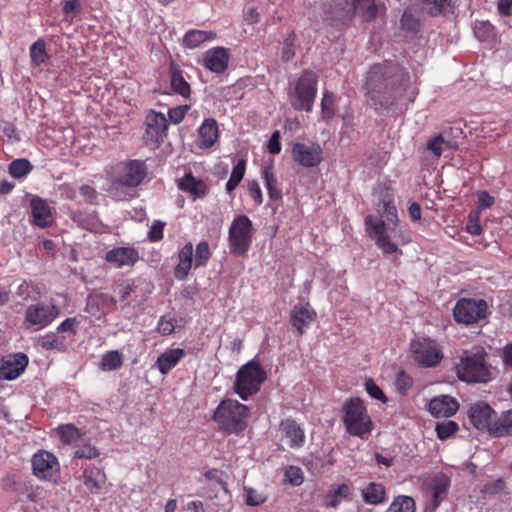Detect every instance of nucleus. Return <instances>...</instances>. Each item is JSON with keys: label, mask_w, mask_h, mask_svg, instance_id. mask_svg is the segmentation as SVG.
Returning a JSON list of instances; mask_svg holds the SVG:
<instances>
[{"label": "nucleus", "mask_w": 512, "mask_h": 512, "mask_svg": "<svg viewBox=\"0 0 512 512\" xmlns=\"http://www.w3.org/2000/svg\"><path fill=\"white\" fill-rule=\"evenodd\" d=\"M375 215L365 217V228L369 237L384 254H401L400 245L410 241L409 236L398 226V215L391 200H383L378 204Z\"/></svg>", "instance_id": "nucleus-1"}, {"label": "nucleus", "mask_w": 512, "mask_h": 512, "mask_svg": "<svg viewBox=\"0 0 512 512\" xmlns=\"http://www.w3.org/2000/svg\"><path fill=\"white\" fill-rule=\"evenodd\" d=\"M455 370L457 377L468 383H486L492 379L491 367L486 362V352L482 347L463 351Z\"/></svg>", "instance_id": "nucleus-2"}, {"label": "nucleus", "mask_w": 512, "mask_h": 512, "mask_svg": "<svg viewBox=\"0 0 512 512\" xmlns=\"http://www.w3.org/2000/svg\"><path fill=\"white\" fill-rule=\"evenodd\" d=\"M249 408L237 400L225 399L214 412V420L220 429L227 433L238 434L247 426Z\"/></svg>", "instance_id": "nucleus-3"}, {"label": "nucleus", "mask_w": 512, "mask_h": 512, "mask_svg": "<svg viewBox=\"0 0 512 512\" xmlns=\"http://www.w3.org/2000/svg\"><path fill=\"white\" fill-rule=\"evenodd\" d=\"M343 412L346 431L352 436L366 439L373 430V423L362 400H347L343 405Z\"/></svg>", "instance_id": "nucleus-4"}, {"label": "nucleus", "mask_w": 512, "mask_h": 512, "mask_svg": "<svg viewBox=\"0 0 512 512\" xmlns=\"http://www.w3.org/2000/svg\"><path fill=\"white\" fill-rule=\"evenodd\" d=\"M253 239L252 222L246 215H239L232 221L228 243L231 253L244 255L249 250Z\"/></svg>", "instance_id": "nucleus-5"}, {"label": "nucleus", "mask_w": 512, "mask_h": 512, "mask_svg": "<svg viewBox=\"0 0 512 512\" xmlns=\"http://www.w3.org/2000/svg\"><path fill=\"white\" fill-rule=\"evenodd\" d=\"M266 374L259 363L250 361L237 374L235 390L243 400L255 394L265 380Z\"/></svg>", "instance_id": "nucleus-6"}, {"label": "nucleus", "mask_w": 512, "mask_h": 512, "mask_svg": "<svg viewBox=\"0 0 512 512\" xmlns=\"http://www.w3.org/2000/svg\"><path fill=\"white\" fill-rule=\"evenodd\" d=\"M317 93V77L311 71L304 72L297 80L290 95L291 104L297 110L310 111Z\"/></svg>", "instance_id": "nucleus-7"}, {"label": "nucleus", "mask_w": 512, "mask_h": 512, "mask_svg": "<svg viewBox=\"0 0 512 512\" xmlns=\"http://www.w3.org/2000/svg\"><path fill=\"white\" fill-rule=\"evenodd\" d=\"M366 89L373 105L386 108L393 104V101L386 97L388 90L387 72L382 65H375L371 68L366 80Z\"/></svg>", "instance_id": "nucleus-8"}, {"label": "nucleus", "mask_w": 512, "mask_h": 512, "mask_svg": "<svg viewBox=\"0 0 512 512\" xmlns=\"http://www.w3.org/2000/svg\"><path fill=\"white\" fill-rule=\"evenodd\" d=\"M487 303L483 299L462 298L453 310L454 318L458 323L473 324L487 315Z\"/></svg>", "instance_id": "nucleus-9"}, {"label": "nucleus", "mask_w": 512, "mask_h": 512, "mask_svg": "<svg viewBox=\"0 0 512 512\" xmlns=\"http://www.w3.org/2000/svg\"><path fill=\"white\" fill-rule=\"evenodd\" d=\"M411 349L415 361L423 367H435L443 358L439 344L428 338L413 341Z\"/></svg>", "instance_id": "nucleus-10"}, {"label": "nucleus", "mask_w": 512, "mask_h": 512, "mask_svg": "<svg viewBox=\"0 0 512 512\" xmlns=\"http://www.w3.org/2000/svg\"><path fill=\"white\" fill-rule=\"evenodd\" d=\"M470 423L478 430L487 431L491 435V428L496 422V412L485 402H476L468 409Z\"/></svg>", "instance_id": "nucleus-11"}, {"label": "nucleus", "mask_w": 512, "mask_h": 512, "mask_svg": "<svg viewBox=\"0 0 512 512\" xmlns=\"http://www.w3.org/2000/svg\"><path fill=\"white\" fill-rule=\"evenodd\" d=\"M32 467L35 476L44 480L55 481L59 472V463L56 457L47 451H40L32 458Z\"/></svg>", "instance_id": "nucleus-12"}, {"label": "nucleus", "mask_w": 512, "mask_h": 512, "mask_svg": "<svg viewBox=\"0 0 512 512\" xmlns=\"http://www.w3.org/2000/svg\"><path fill=\"white\" fill-rule=\"evenodd\" d=\"M292 158L300 166L315 167L323 159V151L316 143H295L292 147Z\"/></svg>", "instance_id": "nucleus-13"}, {"label": "nucleus", "mask_w": 512, "mask_h": 512, "mask_svg": "<svg viewBox=\"0 0 512 512\" xmlns=\"http://www.w3.org/2000/svg\"><path fill=\"white\" fill-rule=\"evenodd\" d=\"M145 134L143 136L147 144H155L163 141L167 130V119L162 113L150 111L145 120Z\"/></svg>", "instance_id": "nucleus-14"}, {"label": "nucleus", "mask_w": 512, "mask_h": 512, "mask_svg": "<svg viewBox=\"0 0 512 512\" xmlns=\"http://www.w3.org/2000/svg\"><path fill=\"white\" fill-rule=\"evenodd\" d=\"M146 166L140 160H131L124 164L121 174L116 178L114 185L127 187L138 186L146 177Z\"/></svg>", "instance_id": "nucleus-15"}, {"label": "nucleus", "mask_w": 512, "mask_h": 512, "mask_svg": "<svg viewBox=\"0 0 512 512\" xmlns=\"http://www.w3.org/2000/svg\"><path fill=\"white\" fill-rule=\"evenodd\" d=\"M28 364L25 354L8 355L0 359V379L13 380L19 377Z\"/></svg>", "instance_id": "nucleus-16"}, {"label": "nucleus", "mask_w": 512, "mask_h": 512, "mask_svg": "<svg viewBox=\"0 0 512 512\" xmlns=\"http://www.w3.org/2000/svg\"><path fill=\"white\" fill-rule=\"evenodd\" d=\"M316 312L308 302L296 304L290 312L292 326L303 334L316 318Z\"/></svg>", "instance_id": "nucleus-17"}, {"label": "nucleus", "mask_w": 512, "mask_h": 512, "mask_svg": "<svg viewBox=\"0 0 512 512\" xmlns=\"http://www.w3.org/2000/svg\"><path fill=\"white\" fill-rule=\"evenodd\" d=\"M105 260L116 268L133 266L139 260V253L134 247H115L106 253Z\"/></svg>", "instance_id": "nucleus-18"}, {"label": "nucleus", "mask_w": 512, "mask_h": 512, "mask_svg": "<svg viewBox=\"0 0 512 512\" xmlns=\"http://www.w3.org/2000/svg\"><path fill=\"white\" fill-rule=\"evenodd\" d=\"M57 316V309L53 305L36 304L26 310V320L32 325L44 327Z\"/></svg>", "instance_id": "nucleus-19"}, {"label": "nucleus", "mask_w": 512, "mask_h": 512, "mask_svg": "<svg viewBox=\"0 0 512 512\" xmlns=\"http://www.w3.org/2000/svg\"><path fill=\"white\" fill-rule=\"evenodd\" d=\"M229 52L224 47L212 48L205 52L203 57V65L211 72L223 73L229 63Z\"/></svg>", "instance_id": "nucleus-20"}, {"label": "nucleus", "mask_w": 512, "mask_h": 512, "mask_svg": "<svg viewBox=\"0 0 512 512\" xmlns=\"http://www.w3.org/2000/svg\"><path fill=\"white\" fill-rule=\"evenodd\" d=\"M450 487V478L443 473H438L432 477L429 483L431 493L430 508L435 511L441 502L446 498Z\"/></svg>", "instance_id": "nucleus-21"}, {"label": "nucleus", "mask_w": 512, "mask_h": 512, "mask_svg": "<svg viewBox=\"0 0 512 512\" xmlns=\"http://www.w3.org/2000/svg\"><path fill=\"white\" fill-rule=\"evenodd\" d=\"M113 297L108 294L100 293L88 297L86 311L96 319H101L114 306Z\"/></svg>", "instance_id": "nucleus-22"}, {"label": "nucleus", "mask_w": 512, "mask_h": 512, "mask_svg": "<svg viewBox=\"0 0 512 512\" xmlns=\"http://www.w3.org/2000/svg\"><path fill=\"white\" fill-rule=\"evenodd\" d=\"M280 431L282 439H286L287 444L291 448H299L304 444V430L293 419H285L280 423Z\"/></svg>", "instance_id": "nucleus-23"}, {"label": "nucleus", "mask_w": 512, "mask_h": 512, "mask_svg": "<svg viewBox=\"0 0 512 512\" xmlns=\"http://www.w3.org/2000/svg\"><path fill=\"white\" fill-rule=\"evenodd\" d=\"M459 408L457 401L447 395L433 398L428 405L430 413L435 417H451Z\"/></svg>", "instance_id": "nucleus-24"}, {"label": "nucleus", "mask_w": 512, "mask_h": 512, "mask_svg": "<svg viewBox=\"0 0 512 512\" xmlns=\"http://www.w3.org/2000/svg\"><path fill=\"white\" fill-rule=\"evenodd\" d=\"M219 137L218 124L215 119L207 118L198 128L197 145L201 149L212 147Z\"/></svg>", "instance_id": "nucleus-25"}, {"label": "nucleus", "mask_w": 512, "mask_h": 512, "mask_svg": "<svg viewBox=\"0 0 512 512\" xmlns=\"http://www.w3.org/2000/svg\"><path fill=\"white\" fill-rule=\"evenodd\" d=\"M185 356V352L180 348H173L164 351L156 360L155 367L163 375L169 373Z\"/></svg>", "instance_id": "nucleus-26"}, {"label": "nucleus", "mask_w": 512, "mask_h": 512, "mask_svg": "<svg viewBox=\"0 0 512 512\" xmlns=\"http://www.w3.org/2000/svg\"><path fill=\"white\" fill-rule=\"evenodd\" d=\"M31 209L34 223L37 226L45 228L52 224L53 217L46 201L38 197L33 198L31 200Z\"/></svg>", "instance_id": "nucleus-27"}, {"label": "nucleus", "mask_w": 512, "mask_h": 512, "mask_svg": "<svg viewBox=\"0 0 512 512\" xmlns=\"http://www.w3.org/2000/svg\"><path fill=\"white\" fill-rule=\"evenodd\" d=\"M178 265L175 268L174 275L177 279L183 280L187 277L193 265V245L185 244L178 254Z\"/></svg>", "instance_id": "nucleus-28"}, {"label": "nucleus", "mask_w": 512, "mask_h": 512, "mask_svg": "<svg viewBox=\"0 0 512 512\" xmlns=\"http://www.w3.org/2000/svg\"><path fill=\"white\" fill-rule=\"evenodd\" d=\"M180 190L190 193L195 197H204L207 191V185L203 180L196 179L191 174H186L178 181Z\"/></svg>", "instance_id": "nucleus-29"}, {"label": "nucleus", "mask_w": 512, "mask_h": 512, "mask_svg": "<svg viewBox=\"0 0 512 512\" xmlns=\"http://www.w3.org/2000/svg\"><path fill=\"white\" fill-rule=\"evenodd\" d=\"M364 501L371 505H379L385 502L386 492L381 483L371 482L362 490Z\"/></svg>", "instance_id": "nucleus-30"}, {"label": "nucleus", "mask_w": 512, "mask_h": 512, "mask_svg": "<svg viewBox=\"0 0 512 512\" xmlns=\"http://www.w3.org/2000/svg\"><path fill=\"white\" fill-rule=\"evenodd\" d=\"M216 34L212 31L192 29L186 32L183 38V43L186 47L194 49L205 41L215 39Z\"/></svg>", "instance_id": "nucleus-31"}, {"label": "nucleus", "mask_w": 512, "mask_h": 512, "mask_svg": "<svg viewBox=\"0 0 512 512\" xmlns=\"http://www.w3.org/2000/svg\"><path fill=\"white\" fill-rule=\"evenodd\" d=\"M491 435L494 437L512 435V409L496 418V422L491 428Z\"/></svg>", "instance_id": "nucleus-32"}, {"label": "nucleus", "mask_w": 512, "mask_h": 512, "mask_svg": "<svg viewBox=\"0 0 512 512\" xmlns=\"http://www.w3.org/2000/svg\"><path fill=\"white\" fill-rule=\"evenodd\" d=\"M352 5L354 12L360 15L364 20H372L377 15V6L375 0H348Z\"/></svg>", "instance_id": "nucleus-33"}, {"label": "nucleus", "mask_w": 512, "mask_h": 512, "mask_svg": "<svg viewBox=\"0 0 512 512\" xmlns=\"http://www.w3.org/2000/svg\"><path fill=\"white\" fill-rule=\"evenodd\" d=\"M263 178L265 181V185L269 194V197L273 200H278L281 198L282 193L278 188V182L273 172V166L267 165L263 169Z\"/></svg>", "instance_id": "nucleus-34"}, {"label": "nucleus", "mask_w": 512, "mask_h": 512, "mask_svg": "<svg viewBox=\"0 0 512 512\" xmlns=\"http://www.w3.org/2000/svg\"><path fill=\"white\" fill-rule=\"evenodd\" d=\"M416 505L412 497L399 495L394 498L385 512H415Z\"/></svg>", "instance_id": "nucleus-35"}, {"label": "nucleus", "mask_w": 512, "mask_h": 512, "mask_svg": "<svg viewBox=\"0 0 512 512\" xmlns=\"http://www.w3.org/2000/svg\"><path fill=\"white\" fill-rule=\"evenodd\" d=\"M122 363H123L122 354L117 350H113V351H109V352L105 353L102 356L101 362H100V368L103 371H112V370H116V369L120 368L122 366Z\"/></svg>", "instance_id": "nucleus-36"}, {"label": "nucleus", "mask_w": 512, "mask_h": 512, "mask_svg": "<svg viewBox=\"0 0 512 512\" xmlns=\"http://www.w3.org/2000/svg\"><path fill=\"white\" fill-rule=\"evenodd\" d=\"M84 484L89 489H98L104 482L105 475L97 467H91L84 470Z\"/></svg>", "instance_id": "nucleus-37"}, {"label": "nucleus", "mask_w": 512, "mask_h": 512, "mask_svg": "<svg viewBox=\"0 0 512 512\" xmlns=\"http://www.w3.org/2000/svg\"><path fill=\"white\" fill-rule=\"evenodd\" d=\"M32 169L33 166L27 159H16L9 165V173L16 179L25 177Z\"/></svg>", "instance_id": "nucleus-38"}, {"label": "nucleus", "mask_w": 512, "mask_h": 512, "mask_svg": "<svg viewBox=\"0 0 512 512\" xmlns=\"http://www.w3.org/2000/svg\"><path fill=\"white\" fill-rule=\"evenodd\" d=\"M30 58L34 66H40L48 59L44 40L38 39L31 45Z\"/></svg>", "instance_id": "nucleus-39"}, {"label": "nucleus", "mask_w": 512, "mask_h": 512, "mask_svg": "<svg viewBox=\"0 0 512 512\" xmlns=\"http://www.w3.org/2000/svg\"><path fill=\"white\" fill-rule=\"evenodd\" d=\"M171 88L172 90L187 98L190 95V85L183 78L182 74L179 71H172L171 73Z\"/></svg>", "instance_id": "nucleus-40"}, {"label": "nucleus", "mask_w": 512, "mask_h": 512, "mask_svg": "<svg viewBox=\"0 0 512 512\" xmlns=\"http://www.w3.org/2000/svg\"><path fill=\"white\" fill-rule=\"evenodd\" d=\"M71 219L84 229L94 230L96 228V218L93 215H88L82 211L71 212Z\"/></svg>", "instance_id": "nucleus-41"}, {"label": "nucleus", "mask_w": 512, "mask_h": 512, "mask_svg": "<svg viewBox=\"0 0 512 512\" xmlns=\"http://www.w3.org/2000/svg\"><path fill=\"white\" fill-rule=\"evenodd\" d=\"M40 345L46 350H64L65 339L64 337L58 336L56 333H50L41 338Z\"/></svg>", "instance_id": "nucleus-42"}, {"label": "nucleus", "mask_w": 512, "mask_h": 512, "mask_svg": "<svg viewBox=\"0 0 512 512\" xmlns=\"http://www.w3.org/2000/svg\"><path fill=\"white\" fill-rule=\"evenodd\" d=\"M446 147H451L450 141L446 140L441 134L429 139L427 142V150L436 157H440Z\"/></svg>", "instance_id": "nucleus-43"}, {"label": "nucleus", "mask_w": 512, "mask_h": 512, "mask_svg": "<svg viewBox=\"0 0 512 512\" xmlns=\"http://www.w3.org/2000/svg\"><path fill=\"white\" fill-rule=\"evenodd\" d=\"M57 434L66 444L76 442L80 438V431L71 424L60 426L57 429Z\"/></svg>", "instance_id": "nucleus-44"}, {"label": "nucleus", "mask_w": 512, "mask_h": 512, "mask_svg": "<svg viewBox=\"0 0 512 512\" xmlns=\"http://www.w3.org/2000/svg\"><path fill=\"white\" fill-rule=\"evenodd\" d=\"M458 424L452 420L443 421L436 425L437 436L441 440H445L456 433Z\"/></svg>", "instance_id": "nucleus-45"}, {"label": "nucleus", "mask_w": 512, "mask_h": 512, "mask_svg": "<svg viewBox=\"0 0 512 512\" xmlns=\"http://www.w3.org/2000/svg\"><path fill=\"white\" fill-rule=\"evenodd\" d=\"M429 9L431 15L437 16L445 13L451 6V0H422Z\"/></svg>", "instance_id": "nucleus-46"}, {"label": "nucleus", "mask_w": 512, "mask_h": 512, "mask_svg": "<svg viewBox=\"0 0 512 512\" xmlns=\"http://www.w3.org/2000/svg\"><path fill=\"white\" fill-rule=\"evenodd\" d=\"M211 252L209 248V244L206 241H201L196 246L195 253V267L203 266L210 259Z\"/></svg>", "instance_id": "nucleus-47"}, {"label": "nucleus", "mask_w": 512, "mask_h": 512, "mask_svg": "<svg viewBox=\"0 0 512 512\" xmlns=\"http://www.w3.org/2000/svg\"><path fill=\"white\" fill-rule=\"evenodd\" d=\"M175 508L176 501L170 500L166 504L165 512H174ZM179 512H203V504L200 501H191L184 505Z\"/></svg>", "instance_id": "nucleus-48"}, {"label": "nucleus", "mask_w": 512, "mask_h": 512, "mask_svg": "<svg viewBox=\"0 0 512 512\" xmlns=\"http://www.w3.org/2000/svg\"><path fill=\"white\" fill-rule=\"evenodd\" d=\"M474 33L479 40L485 41L493 36L494 27L489 22H476Z\"/></svg>", "instance_id": "nucleus-49"}, {"label": "nucleus", "mask_w": 512, "mask_h": 512, "mask_svg": "<svg viewBox=\"0 0 512 512\" xmlns=\"http://www.w3.org/2000/svg\"><path fill=\"white\" fill-rule=\"evenodd\" d=\"M245 500L250 506H258L265 502L266 496L253 488H245Z\"/></svg>", "instance_id": "nucleus-50"}, {"label": "nucleus", "mask_w": 512, "mask_h": 512, "mask_svg": "<svg viewBox=\"0 0 512 512\" xmlns=\"http://www.w3.org/2000/svg\"><path fill=\"white\" fill-rule=\"evenodd\" d=\"M285 477L290 484L295 486L303 482V473L300 468L295 466H290L286 469Z\"/></svg>", "instance_id": "nucleus-51"}, {"label": "nucleus", "mask_w": 512, "mask_h": 512, "mask_svg": "<svg viewBox=\"0 0 512 512\" xmlns=\"http://www.w3.org/2000/svg\"><path fill=\"white\" fill-rule=\"evenodd\" d=\"M334 95L330 92H325L322 99V114L325 119H330L334 115L333 110Z\"/></svg>", "instance_id": "nucleus-52"}, {"label": "nucleus", "mask_w": 512, "mask_h": 512, "mask_svg": "<svg viewBox=\"0 0 512 512\" xmlns=\"http://www.w3.org/2000/svg\"><path fill=\"white\" fill-rule=\"evenodd\" d=\"M365 388H366L367 393L372 398H375V399L380 400L382 402H386L387 401V398L384 395L383 391L379 388V386L376 383H374L373 380H371V379L367 380L365 382Z\"/></svg>", "instance_id": "nucleus-53"}, {"label": "nucleus", "mask_w": 512, "mask_h": 512, "mask_svg": "<svg viewBox=\"0 0 512 512\" xmlns=\"http://www.w3.org/2000/svg\"><path fill=\"white\" fill-rule=\"evenodd\" d=\"M175 329V320L171 317L163 316L158 322L157 330L162 335H170Z\"/></svg>", "instance_id": "nucleus-54"}, {"label": "nucleus", "mask_w": 512, "mask_h": 512, "mask_svg": "<svg viewBox=\"0 0 512 512\" xmlns=\"http://www.w3.org/2000/svg\"><path fill=\"white\" fill-rule=\"evenodd\" d=\"M294 40V35H290L283 43L281 57L284 61L291 60L295 55Z\"/></svg>", "instance_id": "nucleus-55"}, {"label": "nucleus", "mask_w": 512, "mask_h": 512, "mask_svg": "<svg viewBox=\"0 0 512 512\" xmlns=\"http://www.w3.org/2000/svg\"><path fill=\"white\" fill-rule=\"evenodd\" d=\"M188 110H189L188 105L174 107L168 111V116H169L171 122H173L174 124H178L184 119Z\"/></svg>", "instance_id": "nucleus-56"}, {"label": "nucleus", "mask_w": 512, "mask_h": 512, "mask_svg": "<svg viewBox=\"0 0 512 512\" xmlns=\"http://www.w3.org/2000/svg\"><path fill=\"white\" fill-rule=\"evenodd\" d=\"M74 455L77 458L93 459L96 458L99 455V453L95 447L91 445H84L82 447H79L75 451Z\"/></svg>", "instance_id": "nucleus-57"}, {"label": "nucleus", "mask_w": 512, "mask_h": 512, "mask_svg": "<svg viewBox=\"0 0 512 512\" xmlns=\"http://www.w3.org/2000/svg\"><path fill=\"white\" fill-rule=\"evenodd\" d=\"M164 224L160 221H154L148 232V237L151 241H159L163 238Z\"/></svg>", "instance_id": "nucleus-58"}, {"label": "nucleus", "mask_w": 512, "mask_h": 512, "mask_svg": "<svg viewBox=\"0 0 512 512\" xmlns=\"http://www.w3.org/2000/svg\"><path fill=\"white\" fill-rule=\"evenodd\" d=\"M77 325L78 321L76 318H67L57 327V331L75 334Z\"/></svg>", "instance_id": "nucleus-59"}, {"label": "nucleus", "mask_w": 512, "mask_h": 512, "mask_svg": "<svg viewBox=\"0 0 512 512\" xmlns=\"http://www.w3.org/2000/svg\"><path fill=\"white\" fill-rule=\"evenodd\" d=\"M248 191L256 205H260L263 201L262 192L257 182H251L248 185Z\"/></svg>", "instance_id": "nucleus-60"}, {"label": "nucleus", "mask_w": 512, "mask_h": 512, "mask_svg": "<svg viewBox=\"0 0 512 512\" xmlns=\"http://www.w3.org/2000/svg\"><path fill=\"white\" fill-rule=\"evenodd\" d=\"M396 384H397L398 389L402 393H404L408 388L411 387L412 379L407 374H405V372L401 371L397 375Z\"/></svg>", "instance_id": "nucleus-61"}, {"label": "nucleus", "mask_w": 512, "mask_h": 512, "mask_svg": "<svg viewBox=\"0 0 512 512\" xmlns=\"http://www.w3.org/2000/svg\"><path fill=\"white\" fill-rule=\"evenodd\" d=\"M245 169L246 161L244 159L239 160L237 164L234 166L230 178L235 179L238 182H241L245 174Z\"/></svg>", "instance_id": "nucleus-62"}, {"label": "nucleus", "mask_w": 512, "mask_h": 512, "mask_svg": "<svg viewBox=\"0 0 512 512\" xmlns=\"http://www.w3.org/2000/svg\"><path fill=\"white\" fill-rule=\"evenodd\" d=\"M267 147H268L269 152L272 154H278L281 151L279 131H275L272 134Z\"/></svg>", "instance_id": "nucleus-63"}, {"label": "nucleus", "mask_w": 512, "mask_h": 512, "mask_svg": "<svg viewBox=\"0 0 512 512\" xmlns=\"http://www.w3.org/2000/svg\"><path fill=\"white\" fill-rule=\"evenodd\" d=\"M494 203V198L483 191L478 195V207L480 209L490 208Z\"/></svg>", "instance_id": "nucleus-64"}]
</instances>
